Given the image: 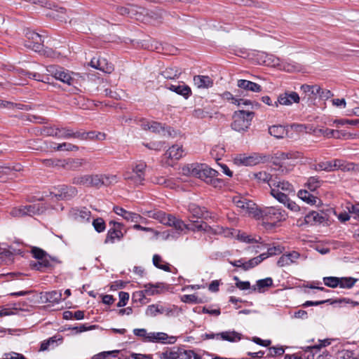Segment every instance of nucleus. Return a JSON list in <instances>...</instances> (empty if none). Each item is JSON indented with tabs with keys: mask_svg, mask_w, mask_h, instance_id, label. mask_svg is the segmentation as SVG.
Masks as SVG:
<instances>
[{
	"mask_svg": "<svg viewBox=\"0 0 359 359\" xmlns=\"http://www.w3.org/2000/svg\"><path fill=\"white\" fill-rule=\"evenodd\" d=\"M182 173L184 175L198 177L215 187H220L222 182L217 178L218 172L206 164L191 163L182 167Z\"/></svg>",
	"mask_w": 359,
	"mask_h": 359,
	"instance_id": "nucleus-1",
	"label": "nucleus"
},
{
	"mask_svg": "<svg viewBox=\"0 0 359 359\" xmlns=\"http://www.w3.org/2000/svg\"><path fill=\"white\" fill-rule=\"evenodd\" d=\"M313 169L316 171L324 170L326 172H331L336 170H341L342 171H359V165L346 162L341 159H334L332 161L320 162L319 163L313 165Z\"/></svg>",
	"mask_w": 359,
	"mask_h": 359,
	"instance_id": "nucleus-2",
	"label": "nucleus"
},
{
	"mask_svg": "<svg viewBox=\"0 0 359 359\" xmlns=\"http://www.w3.org/2000/svg\"><path fill=\"white\" fill-rule=\"evenodd\" d=\"M269 187L271 196L279 202L285 201L287 196L294 193L293 186L286 181L273 180L269 183Z\"/></svg>",
	"mask_w": 359,
	"mask_h": 359,
	"instance_id": "nucleus-3",
	"label": "nucleus"
},
{
	"mask_svg": "<svg viewBox=\"0 0 359 359\" xmlns=\"http://www.w3.org/2000/svg\"><path fill=\"white\" fill-rule=\"evenodd\" d=\"M253 116L254 113L252 111L243 109L235 111L232 117L231 128L239 133L247 131L251 125Z\"/></svg>",
	"mask_w": 359,
	"mask_h": 359,
	"instance_id": "nucleus-4",
	"label": "nucleus"
},
{
	"mask_svg": "<svg viewBox=\"0 0 359 359\" xmlns=\"http://www.w3.org/2000/svg\"><path fill=\"white\" fill-rule=\"evenodd\" d=\"M147 165L145 163L140 162L133 166L131 170L126 171L123 174L125 180L136 186L142 184L144 180V172Z\"/></svg>",
	"mask_w": 359,
	"mask_h": 359,
	"instance_id": "nucleus-5",
	"label": "nucleus"
},
{
	"mask_svg": "<svg viewBox=\"0 0 359 359\" xmlns=\"http://www.w3.org/2000/svg\"><path fill=\"white\" fill-rule=\"evenodd\" d=\"M46 207L43 203H38L32 205H20L15 207L11 210V215L14 217H22L25 216H33L44 212Z\"/></svg>",
	"mask_w": 359,
	"mask_h": 359,
	"instance_id": "nucleus-6",
	"label": "nucleus"
},
{
	"mask_svg": "<svg viewBox=\"0 0 359 359\" xmlns=\"http://www.w3.org/2000/svg\"><path fill=\"white\" fill-rule=\"evenodd\" d=\"M260 213L257 219L269 221L274 224L282 220H285L287 215L285 210L276 207H264L259 209Z\"/></svg>",
	"mask_w": 359,
	"mask_h": 359,
	"instance_id": "nucleus-7",
	"label": "nucleus"
},
{
	"mask_svg": "<svg viewBox=\"0 0 359 359\" xmlns=\"http://www.w3.org/2000/svg\"><path fill=\"white\" fill-rule=\"evenodd\" d=\"M47 72L55 79L59 80L69 86L74 84V76L76 74L74 72H70L69 70L65 69L63 67L50 65L47 67Z\"/></svg>",
	"mask_w": 359,
	"mask_h": 359,
	"instance_id": "nucleus-8",
	"label": "nucleus"
},
{
	"mask_svg": "<svg viewBox=\"0 0 359 359\" xmlns=\"http://www.w3.org/2000/svg\"><path fill=\"white\" fill-rule=\"evenodd\" d=\"M265 157L259 154L247 156L245 154L237 155L233 162L237 165L252 166L259 164L264 160Z\"/></svg>",
	"mask_w": 359,
	"mask_h": 359,
	"instance_id": "nucleus-9",
	"label": "nucleus"
},
{
	"mask_svg": "<svg viewBox=\"0 0 359 359\" xmlns=\"http://www.w3.org/2000/svg\"><path fill=\"white\" fill-rule=\"evenodd\" d=\"M25 37L26 41L25 42V46L26 47L36 52H39L41 50L43 41L41 35L34 31L27 30Z\"/></svg>",
	"mask_w": 359,
	"mask_h": 359,
	"instance_id": "nucleus-10",
	"label": "nucleus"
},
{
	"mask_svg": "<svg viewBox=\"0 0 359 359\" xmlns=\"http://www.w3.org/2000/svg\"><path fill=\"white\" fill-rule=\"evenodd\" d=\"M109 225L113 226L108 231L104 243H114L116 241H121L124 236V233L122 232L123 224L117 222L111 221L109 222Z\"/></svg>",
	"mask_w": 359,
	"mask_h": 359,
	"instance_id": "nucleus-11",
	"label": "nucleus"
},
{
	"mask_svg": "<svg viewBox=\"0 0 359 359\" xmlns=\"http://www.w3.org/2000/svg\"><path fill=\"white\" fill-rule=\"evenodd\" d=\"M140 125L144 130H149L153 133L161 134L163 136H170L172 135L170 128H165V127L162 126L161 123L156 121L141 120Z\"/></svg>",
	"mask_w": 359,
	"mask_h": 359,
	"instance_id": "nucleus-12",
	"label": "nucleus"
},
{
	"mask_svg": "<svg viewBox=\"0 0 359 359\" xmlns=\"http://www.w3.org/2000/svg\"><path fill=\"white\" fill-rule=\"evenodd\" d=\"M300 97L296 92L286 91L280 93L277 101L275 102V107H278L279 104L289 106L293 103H299Z\"/></svg>",
	"mask_w": 359,
	"mask_h": 359,
	"instance_id": "nucleus-13",
	"label": "nucleus"
},
{
	"mask_svg": "<svg viewBox=\"0 0 359 359\" xmlns=\"http://www.w3.org/2000/svg\"><path fill=\"white\" fill-rule=\"evenodd\" d=\"M192 351H185L180 348H172L162 353L161 359H191Z\"/></svg>",
	"mask_w": 359,
	"mask_h": 359,
	"instance_id": "nucleus-14",
	"label": "nucleus"
},
{
	"mask_svg": "<svg viewBox=\"0 0 359 359\" xmlns=\"http://www.w3.org/2000/svg\"><path fill=\"white\" fill-rule=\"evenodd\" d=\"M242 334L234 330H228L209 335L210 338L221 339L229 342H237L241 339Z\"/></svg>",
	"mask_w": 359,
	"mask_h": 359,
	"instance_id": "nucleus-15",
	"label": "nucleus"
},
{
	"mask_svg": "<svg viewBox=\"0 0 359 359\" xmlns=\"http://www.w3.org/2000/svg\"><path fill=\"white\" fill-rule=\"evenodd\" d=\"M90 65L107 74H110L114 70L113 65L104 57L93 58L90 62Z\"/></svg>",
	"mask_w": 359,
	"mask_h": 359,
	"instance_id": "nucleus-16",
	"label": "nucleus"
},
{
	"mask_svg": "<svg viewBox=\"0 0 359 359\" xmlns=\"http://www.w3.org/2000/svg\"><path fill=\"white\" fill-rule=\"evenodd\" d=\"M144 290L142 291L137 292L134 296L138 297L141 300L142 298H144L145 296H153L160 293V290L163 288L162 283H156L151 284L148 283L144 285Z\"/></svg>",
	"mask_w": 359,
	"mask_h": 359,
	"instance_id": "nucleus-17",
	"label": "nucleus"
},
{
	"mask_svg": "<svg viewBox=\"0 0 359 359\" xmlns=\"http://www.w3.org/2000/svg\"><path fill=\"white\" fill-rule=\"evenodd\" d=\"M301 257V255L296 251L283 254L278 260L277 265L280 267L290 266L297 263V260Z\"/></svg>",
	"mask_w": 359,
	"mask_h": 359,
	"instance_id": "nucleus-18",
	"label": "nucleus"
},
{
	"mask_svg": "<svg viewBox=\"0 0 359 359\" xmlns=\"http://www.w3.org/2000/svg\"><path fill=\"white\" fill-rule=\"evenodd\" d=\"M175 341V337H169L164 332H151L149 336V342L153 343H162V344H172Z\"/></svg>",
	"mask_w": 359,
	"mask_h": 359,
	"instance_id": "nucleus-19",
	"label": "nucleus"
},
{
	"mask_svg": "<svg viewBox=\"0 0 359 359\" xmlns=\"http://www.w3.org/2000/svg\"><path fill=\"white\" fill-rule=\"evenodd\" d=\"M170 311L171 310H170L168 308L158 303L148 306L146 309L145 313L147 316L155 317L157 315L160 314L168 315Z\"/></svg>",
	"mask_w": 359,
	"mask_h": 359,
	"instance_id": "nucleus-20",
	"label": "nucleus"
},
{
	"mask_svg": "<svg viewBox=\"0 0 359 359\" xmlns=\"http://www.w3.org/2000/svg\"><path fill=\"white\" fill-rule=\"evenodd\" d=\"M72 217L79 222H89L91 216V212L86 208L81 209L74 208L70 212Z\"/></svg>",
	"mask_w": 359,
	"mask_h": 359,
	"instance_id": "nucleus-21",
	"label": "nucleus"
},
{
	"mask_svg": "<svg viewBox=\"0 0 359 359\" xmlns=\"http://www.w3.org/2000/svg\"><path fill=\"white\" fill-rule=\"evenodd\" d=\"M167 88L176 93L178 95H182L185 98L189 97L191 94V90L189 86L186 85L184 82H179L175 84H170L167 86Z\"/></svg>",
	"mask_w": 359,
	"mask_h": 359,
	"instance_id": "nucleus-22",
	"label": "nucleus"
},
{
	"mask_svg": "<svg viewBox=\"0 0 359 359\" xmlns=\"http://www.w3.org/2000/svg\"><path fill=\"white\" fill-rule=\"evenodd\" d=\"M77 193L76 188L72 187L62 186L57 193L54 194V196L57 199L65 200L69 199L74 196Z\"/></svg>",
	"mask_w": 359,
	"mask_h": 359,
	"instance_id": "nucleus-23",
	"label": "nucleus"
},
{
	"mask_svg": "<svg viewBox=\"0 0 359 359\" xmlns=\"http://www.w3.org/2000/svg\"><path fill=\"white\" fill-rule=\"evenodd\" d=\"M325 215L323 212L312 211L305 216L304 221L310 225L321 224L325 221Z\"/></svg>",
	"mask_w": 359,
	"mask_h": 359,
	"instance_id": "nucleus-24",
	"label": "nucleus"
},
{
	"mask_svg": "<svg viewBox=\"0 0 359 359\" xmlns=\"http://www.w3.org/2000/svg\"><path fill=\"white\" fill-rule=\"evenodd\" d=\"M184 156L182 147L178 144L172 145L165 153V156L172 161H178Z\"/></svg>",
	"mask_w": 359,
	"mask_h": 359,
	"instance_id": "nucleus-25",
	"label": "nucleus"
},
{
	"mask_svg": "<svg viewBox=\"0 0 359 359\" xmlns=\"http://www.w3.org/2000/svg\"><path fill=\"white\" fill-rule=\"evenodd\" d=\"M237 86L238 88L246 91H250L253 93H259L262 91V86L260 85L245 79L238 80Z\"/></svg>",
	"mask_w": 359,
	"mask_h": 359,
	"instance_id": "nucleus-26",
	"label": "nucleus"
},
{
	"mask_svg": "<svg viewBox=\"0 0 359 359\" xmlns=\"http://www.w3.org/2000/svg\"><path fill=\"white\" fill-rule=\"evenodd\" d=\"M194 83L198 88H209L213 85V80L208 76L197 75L194 77Z\"/></svg>",
	"mask_w": 359,
	"mask_h": 359,
	"instance_id": "nucleus-27",
	"label": "nucleus"
},
{
	"mask_svg": "<svg viewBox=\"0 0 359 359\" xmlns=\"http://www.w3.org/2000/svg\"><path fill=\"white\" fill-rule=\"evenodd\" d=\"M241 210L242 213L256 219L259 217V214L260 213L259 209L257 208L256 204L250 200L246 202V204Z\"/></svg>",
	"mask_w": 359,
	"mask_h": 359,
	"instance_id": "nucleus-28",
	"label": "nucleus"
},
{
	"mask_svg": "<svg viewBox=\"0 0 359 359\" xmlns=\"http://www.w3.org/2000/svg\"><path fill=\"white\" fill-rule=\"evenodd\" d=\"M147 216L149 217L158 220L159 222L164 225L168 226V224H170V221L172 215L166 214L165 212L162 211H149L147 212Z\"/></svg>",
	"mask_w": 359,
	"mask_h": 359,
	"instance_id": "nucleus-29",
	"label": "nucleus"
},
{
	"mask_svg": "<svg viewBox=\"0 0 359 359\" xmlns=\"http://www.w3.org/2000/svg\"><path fill=\"white\" fill-rule=\"evenodd\" d=\"M273 285V280L271 278H266L257 281L256 285H253L251 289L252 291H257L259 292H264L266 289Z\"/></svg>",
	"mask_w": 359,
	"mask_h": 359,
	"instance_id": "nucleus-30",
	"label": "nucleus"
},
{
	"mask_svg": "<svg viewBox=\"0 0 359 359\" xmlns=\"http://www.w3.org/2000/svg\"><path fill=\"white\" fill-rule=\"evenodd\" d=\"M83 163V160L81 158L68 159L62 161V167L67 170H77Z\"/></svg>",
	"mask_w": 359,
	"mask_h": 359,
	"instance_id": "nucleus-31",
	"label": "nucleus"
},
{
	"mask_svg": "<svg viewBox=\"0 0 359 359\" xmlns=\"http://www.w3.org/2000/svg\"><path fill=\"white\" fill-rule=\"evenodd\" d=\"M49 8L52 10V11L48 15L53 17V18L58 19L61 21L65 20V9L62 7H59L56 5L49 4Z\"/></svg>",
	"mask_w": 359,
	"mask_h": 359,
	"instance_id": "nucleus-32",
	"label": "nucleus"
},
{
	"mask_svg": "<svg viewBox=\"0 0 359 359\" xmlns=\"http://www.w3.org/2000/svg\"><path fill=\"white\" fill-rule=\"evenodd\" d=\"M189 211L192 215V217L196 219L205 217V215L207 212L205 208H201L194 203L189 205Z\"/></svg>",
	"mask_w": 359,
	"mask_h": 359,
	"instance_id": "nucleus-33",
	"label": "nucleus"
},
{
	"mask_svg": "<svg viewBox=\"0 0 359 359\" xmlns=\"http://www.w3.org/2000/svg\"><path fill=\"white\" fill-rule=\"evenodd\" d=\"M31 266L36 270L45 271L47 269L50 268L52 264L49 259H38L37 262H32Z\"/></svg>",
	"mask_w": 359,
	"mask_h": 359,
	"instance_id": "nucleus-34",
	"label": "nucleus"
},
{
	"mask_svg": "<svg viewBox=\"0 0 359 359\" xmlns=\"http://www.w3.org/2000/svg\"><path fill=\"white\" fill-rule=\"evenodd\" d=\"M298 197L308 204L315 205L317 203L318 198L311 194L306 190H300L297 194Z\"/></svg>",
	"mask_w": 359,
	"mask_h": 359,
	"instance_id": "nucleus-35",
	"label": "nucleus"
},
{
	"mask_svg": "<svg viewBox=\"0 0 359 359\" xmlns=\"http://www.w3.org/2000/svg\"><path fill=\"white\" fill-rule=\"evenodd\" d=\"M80 136L81 134L79 133H74L67 128H58L57 130V138L69 139L72 137H79Z\"/></svg>",
	"mask_w": 359,
	"mask_h": 359,
	"instance_id": "nucleus-36",
	"label": "nucleus"
},
{
	"mask_svg": "<svg viewBox=\"0 0 359 359\" xmlns=\"http://www.w3.org/2000/svg\"><path fill=\"white\" fill-rule=\"evenodd\" d=\"M358 281L357 278L352 277H341L339 279V287L341 288L351 289Z\"/></svg>",
	"mask_w": 359,
	"mask_h": 359,
	"instance_id": "nucleus-37",
	"label": "nucleus"
},
{
	"mask_svg": "<svg viewBox=\"0 0 359 359\" xmlns=\"http://www.w3.org/2000/svg\"><path fill=\"white\" fill-rule=\"evenodd\" d=\"M269 133L271 135L280 139L284 137L286 134V130L282 126H272L269 128Z\"/></svg>",
	"mask_w": 359,
	"mask_h": 359,
	"instance_id": "nucleus-38",
	"label": "nucleus"
},
{
	"mask_svg": "<svg viewBox=\"0 0 359 359\" xmlns=\"http://www.w3.org/2000/svg\"><path fill=\"white\" fill-rule=\"evenodd\" d=\"M170 223V224L168 226H173L176 230L180 231L189 229V225L184 224L182 219L176 218L174 215L171 216Z\"/></svg>",
	"mask_w": 359,
	"mask_h": 359,
	"instance_id": "nucleus-39",
	"label": "nucleus"
},
{
	"mask_svg": "<svg viewBox=\"0 0 359 359\" xmlns=\"http://www.w3.org/2000/svg\"><path fill=\"white\" fill-rule=\"evenodd\" d=\"M153 264L156 267L165 271H170L169 264L165 262L158 255H154L153 256Z\"/></svg>",
	"mask_w": 359,
	"mask_h": 359,
	"instance_id": "nucleus-40",
	"label": "nucleus"
},
{
	"mask_svg": "<svg viewBox=\"0 0 359 359\" xmlns=\"http://www.w3.org/2000/svg\"><path fill=\"white\" fill-rule=\"evenodd\" d=\"M129 9V17L135 18L137 20H140V15H143L145 12V9L142 7H139L135 5H128Z\"/></svg>",
	"mask_w": 359,
	"mask_h": 359,
	"instance_id": "nucleus-41",
	"label": "nucleus"
},
{
	"mask_svg": "<svg viewBox=\"0 0 359 359\" xmlns=\"http://www.w3.org/2000/svg\"><path fill=\"white\" fill-rule=\"evenodd\" d=\"M181 74V71L177 67L167 68L163 72L162 75L168 79H174Z\"/></svg>",
	"mask_w": 359,
	"mask_h": 359,
	"instance_id": "nucleus-42",
	"label": "nucleus"
},
{
	"mask_svg": "<svg viewBox=\"0 0 359 359\" xmlns=\"http://www.w3.org/2000/svg\"><path fill=\"white\" fill-rule=\"evenodd\" d=\"M193 116L197 118H205L207 117L212 118V113L208 108H198L193 111Z\"/></svg>",
	"mask_w": 359,
	"mask_h": 359,
	"instance_id": "nucleus-43",
	"label": "nucleus"
},
{
	"mask_svg": "<svg viewBox=\"0 0 359 359\" xmlns=\"http://www.w3.org/2000/svg\"><path fill=\"white\" fill-rule=\"evenodd\" d=\"M301 90L305 93H309V95L318 96L320 91V87L318 85L304 84L301 86Z\"/></svg>",
	"mask_w": 359,
	"mask_h": 359,
	"instance_id": "nucleus-44",
	"label": "nucleus"
},
{
	"mask_svg": "<svg viewBox=\"0 0 359 359\" xmlns=\"http://www.w3.org/2000/svg\"><path fill=\"white\" fill-rule=\"evenodd\" d=\"M56 151H78L79 147L71 143L64 142L62 144H55V147H53Z\"/></svg>",
	"mask_w": 359,
	"mask_h": 359,
	"instance_id": "nucleus-45",
	"label": "nucleus"
},
{
	"mask_svg": "<svg viewBox=\"0 0 359 359\" xmlns=\"http://www.w3.org/2000/svg\"><path fill=\"white\" fill-rule=\"evenodd\" d=\"M322 181L318 177H311L308 179L306 186L310 191H315L320 187Z\"/></svg>",
	"mask_w": 359,
	"mask_h": 359,
	"instance_id": "nucleus-46",
	"label": "nucleus"
},
{
	"mask_svg": "<svg viewBox=\"0 0 359 359\" xmlns=\"http://www.w3.org/2000/svg\"><path fill=\"white\" fill-rule=\"evenodd\" d=\"M253 176L257 181L267 182L269 184L273 181V180L271 179V175L265 171L254 173Z\"/></svg>",
	"mask_w": 359,
	"mask_h": 359,
	"instance_id": "nucleus-47",
	"label": "nucleus"
},
{
	"mask_svg": "<svg viewBox=\"0 0 359 359\" xmlns=\"http://www.w3.org/2000/svg\"><path fill=\"white\" fill-rule=\"evenodd\" d=\"M151 181L154 184H160V185H164L168 187H172V183L170 180L165 179L163 176H158V175H153L151 177Z\"/></svg>",
	"mask_w": 359,
	"mask_h": 359,
	"instance_id": "nucleus-48",
	"label": "nucleus"
},
{
	"mask_svg": "<svg viewBox=\"0 0 359 359\" xmlns=\"http://www.w3.org/2000/svg\"><path fill=\"white\" fill-rule=\"evenodd\" d=\"M123 219L128 222L135 223H139L142 220H145L140 215L128 210L126 211Z\"/></svg>",
	"mask_w": 359,
	"mask_h": 359,
	"instance_id": "nucleus-49",
	"label": "nucleus"
},
{
	"mask_svg": "<svg viewBox=\"0 0 359 359\" xmlns=\"http://www.w3.org/2000/svg\"><path fill=\"white\" fill-rule=\"evenodd\" d=\"M104 185L102 175H90L89 187H100Z\"/></svg>",
	"mask_w": 359,
	"mask_h": 359,
	"instance_id": "nucleus-50",
	"label": "nucleus"
},
{
	"mask_svg": "<svg viewBox=\"0 0 359 359\" xmlns=\"http://www.w3.org/2000/svg\"><path fill=\"white\" fill-rule=\"evenodd\" d=\"M95 230L97 233H102L105 231L106 224L104 219L101 217L95 219L92 223Z\"/></svg>",
	"mask_w": 359,
	"mask_h": 359,
	"instance_id": "nucleus-51",
	"label": "nucleus"
},
{
	"mask_svg": "<svg viewBox=\"0 0 359 359\" xmlns=\"http://www.w3.org/2000/svg\"><path fill=\"white\" fill-rule=\"evenodd\" d=\"M56 341H57L55 337H53L47 340L43 341L41 344L40 351H44L49 350L50 348H53Z\"/></svg>",
	"mask_w": 359,
	"mask_h": 359,
	"instance_id": "nucleus-52",
	"label": "nucleus"
},
{
	"mask_svg": "<svg viewBox=\"0 0 359 359\" xmlns=\"http://www.w3.org/2000/svg\"><path fill=\"white\" fill-rule=\"evenodd\" d=\"M339 277H334V276H330V277H325L323 278L324 284L330 287L335 288L339 286Z\"/></svg>",
	"mask_w": 359,
	"mask_h": 359,
	"instance_id": "nucleus-53",
	"label": "nucleus"
},
{
	"mask_svg": "<svg viewBox=\"0 0 359 359\" xmlns=\"http://www.w3.org/2000/svg\"><path fill=\"white\" fill-rule=\"evenodd\" d=\"M47 299L52 303H58L62 299V293L59 291H52L47 294Z\"/></svg>",
	"mask_w": 359,
	"mask_h": 359,
	"instance_id": "nucleus-54",
	"label": "nucleus"
},
{
	"mask_svg": "<svg viewBox=\"0 0 359 359\" xmlns=\"http://www.w3.org/2000/svg\"><path fill=\"white\" fill-rule=\"evenodd\" d=\"M133 333L135 335L141 337L142 340L145 342H149V336L150 335V332H148L145 329H135L133 330Z\"/></svg>",
	"mask_w": 359,
	"mask_h": 359,
	"instance_id": "nucleus-55",
	"label": "nucleus"
},
{
	"mask_svg": "<svg viewBox=\"0 0 359 359\" xmlns=\"http://www.w3.org/2000/svg\"><path fill=\"white\" fill-rule=\"evenodd\" d=\"M89 179H90V175L75 177L73 179V184H82V185H85L86 187H89Z\"/></svg>",
	"mask_w": 359,
	"mask_h": 359,
	"instance_id": "nucleus-56",
	"label": "nucleus"
},
{
	"mask_svg": "<svg viewBox=\"0 0 359 359\" xmlns=\"http://www.w3.org/2000/svg\"><path fill=\"white\" fill-rule=\"evenodd\" d=\"M32 253L36 259H48L46 252L40 248H34L32 250Z\"/></svg>",
	"mask_w": 359,
	"mask_h": 359,
	"instance_id": "nucleus-57",
	"label": "nucleus"
},
{
	"mask_svg": "<svg viewBox=\"0 0 359 359\" xmlns=\"http://www.w3.org/2000/svg\"><path fill=\"white\" fill-rule=\"evenodd\" d=\"M182 302L184 303L198 304L201 300L195 294H184L181 297Z\"/></svg>",
	"mask_w": 359,
	"mask_h": 359,
	"instance_id": "nucleus-58",
	"label": "nucleus"
},
{
	"mask_svg": "<svg viewBox=\"0 0 359 359\" xmlns=\"http://www.w3.org/2000/svg\"><path fill=\"white\" fill-rule=\"evenodd\" d=\"M280 203L284 204L289 210L293 212H298L300 210L299 206L295 202L290 200L288 196L286 197L285 201Z\"/></svg>",
	"mask_w": 359,
	"mask_h": 359,
	"instance_id": "nucleus-59",
	"label": "nucleus"
},
{
	"mask_svg": "<svg viewBox=\"0 0 359 359\" xmlns=\"http://www.w3.org/2000/svg\"><path fill=\"white\" fill-rule=\"evenodd\" d=\"M102 177L105 186H108L118 182V177L115 175H102Z\"/></svg>",
	"mask_w": 359,
	"mask_h": 359,
	"instance_id": "nucleus-60",
	"label": "nucleus"
},
{
	"mask_svg": "<svg viewBox=\"0 0 359 359\" xmlns=\"http://www.w3.org/2000/svg\"><path fill=\"white\" fill-rule=\"evenodd\" d=\"M129 299V294L126 292H119V301L117 303L118 307H123L126 305Z\"/></svg>",
	"mask_w": 359,
	"mask_h": 359,
	"instance_id": "nucleus-61",
	"label": "nucleus"
},
{
	"mask_svg": "<svg viewBox=\"0 0 359 359\" xmlns=\"http://www.w3.org/2000/svg\"><path fill=\"white\" fill-rule=\"evenodd\" d=\"M43 164L46 167H57L61 166L62 161L59 159H44L43 160Z\"/></svg>",
	"mask_w": 359,
	"mask_h": 359,
	"instance_id": "nucleus-62",
	"label": "nucleus"
},
{
	"mask_svg": "<svg viewBox=\"0 0 359 359\" xmlns=\"http://www.w3.org/2000/svg\"><path fill=\"white\" fill-rule=\"evenodd\" d=\"M248 201V199L241 196H236L233 198V203L240 209L244 207V205L246 204Z\"/></svg>",
	"mask_w": 359,
	"mask_h": 359,
	"instance_id": "nucleus-63",
	"label": "nucleus"
},
{
	"mask_svg": "<svg viewBox=\"0 0 359 359\" xmlns=\"http://www.w3.org/2000/svg\"><path fill=\"white\" fill-rule=\"evenodd\" d=\"M21 74L27 76L30 79H33L38 81H43V77L39 73H31L25 70H21Z\"/></svg>",
	"mask_w": 359,
	"mask_h": 359,
	"instance_id": "nucleus-64",
	"label": "nucleus"
}]
</instances>
